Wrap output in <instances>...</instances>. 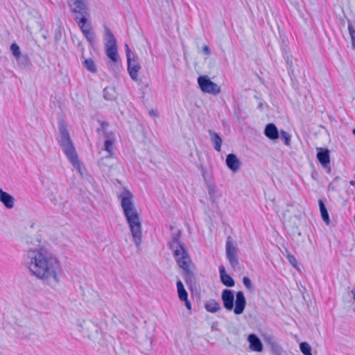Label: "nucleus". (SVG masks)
Listing matches in <instances>:
<instances>
[{
  "label": "nucleus",
  "instance_id": "nucleus-1",
  "mask_svg": "<svg viewBox=\"0 0 355 355\" xmlns=\"http://www.w3.org/2000/svg\"><path fill=\"white\" fill-rule=\"evenodd\" d=\"M24 264L43 284L52 288L59 284L62 268L58 258L51 252L44 248L30 250L24 256Z\"/></svg>",
  "mask_w": 355,
  "mask_h": 355
},
{
  "label": "nucleus",
  "instance_id": "nucleus-2",
  "mask_svg": "<svg viewBox=\"0 0 355 355\" xmlns=\"http://www.w3.org/2000/svg\"><path fill=\"white\" fill-rule=\"evenodd\" d=\"M181 236L182 232L178 230L175 233L173 234L171 240L168 242V245L169 249L173 251L177 264L182 269V274L186 284L189 286L192 287L196 286V277L189 268L191 260L187 249L180 241Z\"/></svg>",
  "mask_w": 355,
  "mask_h": 355
},
{
  "label": "nucleus",
  "instance_id": "nucleus-3",
  "mask_svg": "<svg viewBox=\"0 0 355 355\" xmlns=\"http://www.w3.org/2000/svg\"><path fill=\"white\" fill-rule=\"evenodd\" d=\"M118 197L121 200V205L129 225L133 241L137 247H139L142 241L141 224L132 202L134 196L129 190L125 189Z\"/></svg>",
  "mask_w": 355,
  "mask_h": 355
},
{
  "label": "nucleus",
  "instance_id": "nucleus-4",
  "mask_svg": "<svg viewBox=\"0 0 355 355\" xmlns=\"http://www.w3.org/2000/svg\"><path fill=\"white\" fill-rule=\"evenodd\" d=\"M58 129L60 135L59 143L64 153L75 168H80V162L70 138L67 125L63 121L58 122Z\"/></svg>",
  "mask_w": 355,
  "mask_h": 355
},
{
  "label": "nucleus",
  "instance_id": "nucleus-5",
  "mask_svg": "<svg viewBox=\"0 0 355 355\" xmlns=\"http://www.w3.org/2000/svg\"><path fill=\"white\" fill-rule=\"evenodd\" d=\"M221 299L224 307L227 311H232L234 309V313L236 315H241L243 313L246 306V299L243 291H240L236 292L235 306L234 291L230 289H224L221 294Z\"/></svg>",
  "mask_w": 355,
  "mask_h": 355
},
{
  "label": "nucleus",
  "instance_id": "nucleus-6",
  "mask_svg": "<svg viewBox=\"0 0 355 355\" xmlns=\"http://www.w3.org/2000/svg\"><path fill=\"white\" fill-rule=\"evenodd\" d=\"M70 11L71 13L76 14L74 20L76 21L83 33L87 38V41L91 45H93L95 42V35L91 31L89 28H86V24L87 21V16L89 15V9L87 5H85L84 9L80 10V8H71Z\"/></svg>",
  "mask_w": 355,
  "mask_h": 355
},
{
  "label": "nucleus",
  "instance_id": "nucleus-7",
  "mask_svg": "<svg viewBox=\"0 0 355 355\" xmlns=\"http://www.w3.org/2000/svg\"><path fill=\"white\" fill-rule=\"evenodd\" d=\"M105 47L106 55L114 62L118 60V53L116 40L110 31V29L105 26Z\"/></svg>",
  "mask_w": 355,
  "mask_h": 355
},
{
  "label": "nucleus",
  "instance_id": "nucleus-8",
  "mask_svg": "<svg viewBox=\"0 0 355 355\" xmlns=\"http://www.w3.org/2000/svg\"><path fill=\"white\" fill-rule=\"evenodd\" d=\"M125 53L127 57L128 71L132 80H138V72L141 69L140 64L133 53L131 52L128 44H125Z\"/></svg>",
  "mask_w": 355,
  "mask_h": 355
},
{
  "label": "nucleus",
  "instance_id": "nucleus-9",
  "mask_svg": "<svg viewBox=\"0 0 355 355\" xmlns=\"http://www.w3.org/2000/svg\"><path fill=\"white\" fill-rule=\"evenodd\" d=\"M198 83L205 93L217 95L221 92L220 86L212 82L207 76H200L198 78Z\"/></svg>",
  "mask_w": 355,
  "mask_h": 355
},
{
  "label": "nucleus",
  "instance_id": "nucleus-10",
  "mask_svg": "<svg viewBox=\"0 0 355 355\" xmlns=\"http://www.w3.org/2000/svg\"><path fill=\"white\" fill-rule=\"evenodd\" d=\"M226 257L230 264L234 270L239 268V260L237 257V248L233 245L232 239L228 236L225 245Z\"/></svg>",
  "mask_w": 355,
  "mask_h": 355
},
{
  "label": "nucleus",
  "instance_id": "nucleus-11",
  "mask_svg": "<svg viewBox=\"0 0 355 355\" xmlns=\"http://www.w3.org/2000/svg\"><path fill=\"white\" fill-rule=\"evenodd\" d=\"M262 338L264 342L270 347L274 355H282V349L274 336L263 334Z\"/></svg>",
  "mask_w": 355,
  "mask_h": 355
},
{
  "label": "nucleus",
  "instance_id": "nucleus-12",
  "mask_svg": "<svg viewBox=\"0 0 355 355\" xmlns=\"http://www.w3.org/2000/svg\"><path fill=\"white\" fill-rule=\"evenodd\" d=\"M316 157L323 168H326L330 164V152L327 148H316Z\"/></svg>",
  "mask_w": 355,
  "mask_h": 355
},
{
  "label": "nucleus",
  "instance_id": "nucleus-13",
  "mask_svg": "<svg viewBox=\"0 0 355 355\" xmlns=\"http://www.w3.org/2000/svg\"><path fill=\"white\" fill-rule=\"evenodd\" d=\"M225 163L228 168L234 173L237 172L241 165V161L234 153H230L226 156Z\"/></svg>",
  "mask_w": 355,
  "mask_h": 355
},
{
  "label": "nucleus",
  "instance_id": "nucleus-14",
  "mask_svg": "<svg viewBox=\"0 0 355 355\" xmlns=\"http://www.w3.org/2000/svg\"><path fill=\"white\" fill-rule=\"evenodd\" d=\"M248 341L250 343L249 348L257 352H261L263 349V344L260 338L254 334H251L248 336Z\"/></svg>",
  "mask_w": 355,
  "mask_h": 355
},
{
  "label": "nucleus",
  "instance_id": "nucleus-15",
  "mask_svg": "<svg viewBox=\"0 0 355 355\" xmlns=\"http://www.w3.org/2000/svg\"><path fill=\"white\" fill-rule=\"evenodd\" d=\"M15 198L8 193L0 189V202L7 208L12 209L15 206Z\"/></svg>",
  "mask_w": 355,
  "mask_h": 355
},
{
  "label": "nucleus",
  "instance_id": "nucleus-16",
  "mask_svg": "<svg viewBox=\"0 0 355 355\" xmlns=\"http://www.w3.org/2000/svg\"><path fill=\"white\" fill-rule=\"evenodd\" d=\"M219 273L221 283L227 287H232L234 286L235 282L234 279L226 272L225 268L223 266H219Z\"/></svg>",
  "mask_w": 355,
  "mask_h": 355
},
{
  "label": "nucleus",
  "instance_id": "nucleus-17",
  "mask_svg": "<svg viewBox=\"0 0 355 355\" xmlns=\"http://www.w3.org/2000/svg\"><path fill=\"white\" fill-rule=\"evenodd\" d=\"M264 135L270 140H276L279 137V130L272 123L267 124L264 129Z\"/></svg>",
  "mask_w": 355,
  "mask_h": 355
},
{
  "label": "nucleus",
  "instance_id": "nucleus-18",
  "mask_svg": "<svg viewBox=\"0 0 355 355\" xmlns=\"http://www.w3.org/2000/svg\"><path fill=\"white\" fill-rule=\"evenodd\" d=\"M208 132L215 150L218 152H220L222 145V139L220 136L217 132L211 130H209Z\"/></svg>",
  "mask_w": 355,
  "mask_h": 355
},
{
  "label": "nucleus",
  "instance_id": "nucleus-19",
  "mask_svg": "<svg viewBox=\"0 0 355 355\" xmlns=\"http://www.w3.org/2000/svg\"><path fill=\"white\" fill-rule=\"evenodd\" d=\"M205 308L207 311L214 313L221 309V306L217 301L211 299L205 302Z\"/></svg>",
  "mask_w": 355,
  "mask_h": 355
},
{
  "label": "nucleus",
  "instance_id": "nucleus-20",
  "mask_svg": "<svg viewBox=\"0 0 355 355\" xmlns=\"http://www.w3.org/2000/svg\"><path fill=\"white\" fill-rule=\"evenodd\" d=\"M18 66L22 69H28L31 65L30 59L27 55L21 54L15 58Z\"/></svg>",
  "mask_w": 355,
  "mask_h": 355
},
{
  "label": "nucleus",
  "instance_id": "nucleus-21",
  "mask_svg": "<svg viewBox=\"0 0 355 355\" xmlns=\"http://www.w3.org/2000/svg\"><path fill=\"white\" fill-rule=\"evenodd\" d=\"M318 205L320 209V212L321 217L323 220V221L327 224L329 225L330 222L329 213L327 211V209L326 207V205L324 202V201L321 199L318 200Z\"/></svg>",
  "mask_w": 355,
  "mask_h": 355
},
{
  "label": "nucleus",
  "instance_id": "nucleus-22",
  "mask_svg": "<svg viewBox=\"0 0 355 355\" xmlns=\"http://www.w3.org/2000/svg\"><path fill=\"white\" fill-rule=\"evenodd\" d=\"M177 289L179 299L180 300H186L188 298V293L180 280L177 282Z\"/></svg>",
  "mask_w": 355,
  "mask_h": 355
},
{
  "label": "nucleus",
  "instance_id": "nucleus-23",
  "mask_svg": "<svg viewBox=\"0 0 355 355\" xmlns=\"http://www.w3.org/2000/svg\"><path fill=\"white\" fill-rule=\"evenodd\" d=\"M67 4L69 9L77 8L80 10L84 9L85 5H87L86 0H67Z\"/></svg>",
  "mask_w": 355,
  "mask_h": 355
},
{
  "label": "nucleus",
  "instance_id": "nucleus-24",
  "mask_svg": "<svg viewBox=\"0 0 355 355\" xmlns=\"http://www.w3.org/2000/svg\"><path fill=\"white\" fill-rule=\"evenodd\" d=\"M83 67L91 73H96L97 71L96 64L93 59L87 58L83 62Z\"/></svg>",
  "mask_w": 355,
  "mask_h": 355
},
{
  "label": "nucleus",
  "instance_id": "nucleus-25",
  "mask_svg": "<svg viewBox=\"0 0 355 355\" xmlns=\"http://www.w3.org/2000/svg\"><path fill=\"white\" fill-rule=\"evenodd\" d=\"M114 89L112 87H105L103 89V96L105 99L107 101H112L114 99Z\"/></svg>",
  "mask_w": 355,
  "mask_h": 355
},
{
  "label": "nucleus",
  "instance_id": "nucleus-26",
  "mask_svg": "<svg viewBox=\"0 0 355 355\" xmlns=\"http://www.w3.org/2000/svg\"><path fill=\"white\" fill-rule=\"evenodd\" d=\"M347 28L351 37L352 48L355 49V29L350 21H348Z\"/></svg>",
  "mask_w": 355,
  "mask_h": 355
},
{
  "label": "nucleus",
  "instance_id": "nucleus-27",
  "mask_svg": "<svg viewBox=\"0 0 355 355\" xmlns=\"http://www.w3.org/2000/svg\"><path fill=\"white\" fill-rule=\"evenodd\" d=\"M300 349L304 355H309L311 353V347L306 342H302L300 344Z\"/></svg>",
  "mask_w": 355,
  "mask_h": 355
},
{
  "label": "nucleus",
  "instance_id": "nucleus-28",
  "mask_svg": "<svg viewBox=\"0 0 355 355\" xmlns=\"http://www.w3.org/2000/svg\"><path fill=\"white\" fill-rule=\"evenodd\" d=\"M10 52L15 58L19 57L22 54L21 53L20 47L16 43H12L10 45Z\"/></svg>",
  "mask_w": 355,
  "mask_h": 355
},
{
  "label": "nucleus",
  "instance_id": "nucleus-29",
  "mask_svg": "<svg viewBox=\"0 0 355 355\" xmlns=\"http://www.w3.org/2000/svg\"><path fill=\"white\" fill-rule=\"evenodd\" d=\"M112 146H113V141L110 139H107L104 142V150H106L109 155L108 157H112Z\"/></svg>",
  "mask_w": 355,
  "mask_h": 355
},
{
  "label": "nucleus",
  "instance_id": "nucleus-30",
  "mask_svg": "<svg viewBox=\"0 0 355 355\" xmlns=\"http://www.w3.org/2000/svg\"><path fill=\"white\" fill-rule=\"evenodd\" d=\"M279 134L281 135V138L283 140L284 143L286 146H290L291 145V135L288 132H286V131L282 130L280 131Z\"/></svg>",
  "mask_w": 355,
  "mask_h": 355
},
{
  "label": "nucleus",
  "instance_id": "nucleus-31",
  "mask_svg": "<svg viewBox=\"0 0 355 355\" xmlns=\"http://www.w3.org/2000/svg\"><path fill=\"white\" fill-rule=\"evenodd\" d=\"M243 284L250 291H253L254 290V287L252 283V281L248 277H244L243 278Z\"/></svg>",
  "mask_w": 355,
  "mask_h": 355
},
{
  "label": "nucleus",
  "instance_id": "nucleus-32",
  "mask_svg": "<svg viewBox=\"0 0 355 355\" xmlns=\"http://www.w3.org/2000/svg\"><path fill=\"white\" fill-rule=\"evenodd\" d=\"M108 127V123L105 121L101 122V128L97 129V132L98 134L101 133V131L103 132L104 135L108 137L107 133L106 132V129Z\"/></svg>",
  "mask_w": 355,
  "mask_h": 355
},
{
  "label": "nucleus",
  "instance_id": "nucleus-33",
  "mask_svg": "<svg viewBox=\"0 0 355 355\" xmlns=\"http://www.w3.org/2000/svg\"><path fill=\"white\" fill-rule=\"evenodd\" d=\"M286 258L288 261V262L295 268H297V259H295V257L291 254H288L287 256H286Z\"/></svg>",
  "mask_w": 355,
  "mask_h": 355
},
{
  "label": "nucleus",
  "instance_id": "nucleus-34",
  "mask_svg": "<svg viewBox=\"0 0 355 355\" xmlns=\"http://www.w3.org/2000/svg\"><path fill=\"white\" fill-rule=\"evenodd\" d=\"M202 52L207 55H209L211 54L210 49L207 45L203 46Z\"/></svg>",
  "mask_w": 355,
  "mask_h": 355
},
{
  "label": "nucleus",
  "instance_id": "nucleus-35",
  "mask_svg": "<svg viewBox=\"0 0 355 355\" xmlns=\"http://www.w3.org/2000/svg\"><path fill=\"white\" fill-rule=\"evenodd\" d=\"M182 301L185 302V306L188 310L191 309V304L188 298H187L186 300H182Z\"/></svg>",
  "mask_w": 355,
  "mask_h": 355
},
{
  "label": "nucleus",
  "instance_id": "nucleus-36",
  "mask_svg": "<svg viewBox=\"0 0 355 355\" xmlns=\"http://www.w3.org/2000/svg\"><path fill=\"white\" fill-rule=\"evenodd\" d=\"M209 194L212 195L215 193V188L214 187H209L208 189Z\"/></svg>",
  "mask_w": 355,
  "mask_h": 355
},
{
  "label": "nucleus",
  "instance_id": "nucleus-37",
  "mask_svg": "<svg viewBox=\"0 0 355 355\" xmlns=\"http://www.w3.org/2000/svg\"><path fill=\"white\" fill-rule=\"evenodd\" d=\"M60 37H61V33H60V31H58V33H55V39L56 40H59Z\"/></svg>",
  "mask_w": 355,
  "mask_h": 355
},
{
  "label": "nucleus",
  "instance_id": "nucleus-38",
  "mask_svg": "<svg viewBox=\"0 0 355 355\" xmlns=\"http://www.w3.org/2000/svg\"><path fill=\"white\" fill-rule=\"evenodd\" d=\"M150 114H152V115H157L154 110H152L150 112Z\"/></svg>",
  "mask_w": 355,
  "mask_h": 355
},
{
  "label": "nucleus",
  "instance_id": "nucleus-39",
  "mask_svg": "<svg viewBox=\"0 0 355 355\" xmlns=\"http://www.w3.org/2000/svg\"><path fill=\"white\" fill-rule=\"evenodd\" d=\"M352 133H353V135H355V128H354V129L352 130Z\"/></svg>",
  "mask_w": 355,
  "mask_h": 355
},
{
  "label": "nucleus",
  "instance_id": "nucleus-40",
  "mask_svg": "<svg viewBox=\"0 0 355 355\" xmlns=\"http://www.w3.org/2000/svg\"><path fill=\"white\" fill-rule=\"evenodd\" d=\"M350 184L353 185L354 184V182L353 181H351Z\"/></svg>",
  "mask_w": 355,
  "mask_h": 355
},
{
  "label": "nucleus",
  "instance_id": "nucleus-41",
  "mask_svg": "<svg viewBox=\"0 0 355 355\" xmlns=\"http://www.w3.org/2000/svg\"><path fill=\"white\" fill-rule=\"evenodd\" d=\"M261 106H262V103H259V107H261Z\"/></svg>",
  "mask_w": 355,
  "mask_h": 355
},
{
  "label": "nucleus",
  "instance_id": "nucleus-42",
  "mask_svg": "<svg viewBox=\"0 0 355 355\" xmlns=\"http://www.w3.org/2000/svg\"><path fill=\"white\" fill-rule=\"evenodd\" d=\"M78 326H80V327H82V324L80 323L78 324Z\"/></svg>",
  "mask_w": 355,
  "mask_h": 355
}]
</instances>
